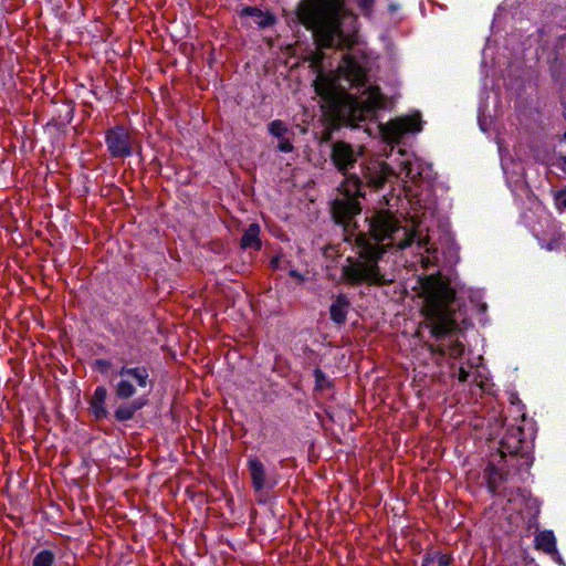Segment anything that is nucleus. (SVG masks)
I'll return each instance as SVG.
<instances>
[{"mask_svg":"<svg viewBox=\"0 0 566 566\" xmlns=\"http://www.w3.org/2000/svg\"><path fill=\"white\" fill-rule=\"evenodd\" d=\"M300 0L293 12V21L312 33L316 50L306 59L311 67L323 70V50L352 51L359 43L358 15L346 0H335L331 7H303Z\"/></svg>","mask_w":566,"mask_h":566,"instance_id":"1","label":"nucleus"},{"mask_svg":"<svg viewBox=\"0 0 566 566\" xmlns=\"http://www.w3.org/2000/svg\"><path fill=\"white\" fill-rule=\"evenodd\" d=\"M366 221L369 226L368 232L358 231L354 239L358 259L347 258L348 264L342 268L340 280L349 286L390 285L394 281L385 277L378 263L388 251V245L382 242L392 238L400 229V222L387 209L375 211Z\"/></svg>","mask_w":566,"mask_h":566,"instance_id":"2","label":"nucleus"},{"mask_svg":"<svg viewBox=\"0 0 566 566\" xmlns=\"http://www.w3.org/2000/svg\"><path fill=\"white\" fill-rule=\"evenodd\" d=\"M118 376L120 380L115 385L114 392L116 398L124 402L115 409L113 417L118 422H126L132 420L136 412L148 403V399L145 397L127 401L135 396L136 386L142 389L147 387L150 389L153 380L146 366L129 367L123 365L118 370Z\"/></svg>","mask_w":566,"mask_h":566,"instance_id":"3","label":"nucleus"},{"mask_svg":"<svg viewBox=\"0 0 566 566\" xmlns=\"http://www.w3.org/2000/svg\"><path fill=\"white\" fill-rule=\"evenodd\" d=\"M420 292L418 296L423 300L421 315L438 316L452 307L457 300V291L451 286V280L441 272L420 276L418 280Z\"/></svg>","mask_w":566,"mask_h":566,"instance_id":"4","label":"nucleus"},{"mask_svg":"<svg viewBox=\"0 0 566 566\" xmlns=\"http://www.w3.org/2000/svg\"><path fill=\"white\" fill-rule=\"evenodd\" d=\"M499 457V463L504 462L507 468H514L518 474L523 472L528 474L534 461L533 441L525 439L523 427L512 426L506 429L500 441Z\"/></svg>","mask_w":566,"mask_h":566,"instance_id":"5","label":"nucleus"},{"mask_svg":"<svg viewBox=\"0 0 566 566\" xmlns=\"http://www.w3.org/2000/svg\"><path fill=\"white\" fill-rule=\"evenodd\" d=\"M359 186L360 182L355 176H347L338 188L342 198L335 199L331 207L335 223L343 226L345 231H349L353 223L352 235L357 229V223L353 221L363 210L359 199L365 198L366 195V192H360Z\"/></svg>","mask_w":566,"mask_h":566,"instance_id":"6","label":"nucleus"},{"mask_svg":"<svg viewBox=\"0 0 566 566\" xmlns=\"http://www.w3.org/2000/svg\"><path fill=\"white\" fill-rule=\"evenodd\" d=\"M313 86L323 101L322 111L327 109L334 127H337L340 119L339 109L344 107L346 98H350L349 93L337 84L335 77L325 74L323 70L317 72Z\"/></svg>","mask_w":566,"mask_h":566,"instance_id":"7","label":"nucleus"},{"mask_svg":"<svg viewBox=\"0 0 566 566\" xmlns=\"http://www.w3.org/2000/svg\"><path fill=\"white\" fill-rule=\"evenodd\" d=\"M367 94V98L360 101L356 95L349 93L350 98H346L344 107L342 108L346 114V118L349 119L355 127H358L360 122H365L373 116L376 111L385 107V96L379 86H369Z\"/></svg>","mask_w":566,"mask_h":566,"instance_id":"8","label":"nucleus"},{"mask_svg":"<svg viewBox=\"0 0 566 566\" xmlns=\"http://www.w3.org/2000/svg\"><path fill=\"white\" fill-rule=\"evenodd\" d=\"M360 175L350 174L355 176L359 182L360 192H365V188L370 190H379L384 188L390 177L395 176L391 166L384 160H369L360 164Z\"/></svg>","mask_w":566,"mask_h":566,"instance_id":"9","label":"nucleus"},{"mask_svg":"<svg viewBox=\"0 0 566 566\" xmlns=\"http://www.w3.org/2000/svg\"><path fill=\"white\" fill-rule=\"evenodd\" d=\"M422 130V119L419 112L399 116L380 126L382 138L388 143L399 144L407 134H417Z\"/></svg>","mask_w":566,"mask_h":566,"instance_id":"10","label":"nucleus"},{"mask_svg":"<svg viewBox=\"0 0 566 566\" xmlns=\"http://www.w3.org/2000/svg\"><path fill=\"white\" fill-rule=\"evenodd\" d=\"M107 150L113 158H126L133 154V139L127 127L116 125L105 132Z\"/></svg>","mask_w":566,"mask_h":566,"instance_id":"11","label":"nucleus"},{"mask_svg":"<svg viewBox=\"0 0 566 566\" xmlns=\"http://www.w3.org/2000/svg\"><path fill=\"white\" fill-rule=\"evenodd\" d=\"M337 73L340 77L349 82L352 87H363L368 80V69L363 66L350 53L342 56L337 66Z\"/></svg>","mask_w":566,"mask_h":566,"instance_id":"12","label":"nucleus"},{"mask_svg":"<svg viewBox=\"0 0 566 566\" xmlns=\"http://www.w3.org/2000/svg\"><path fill=\"white\" fill-rule=\"evenodd\" d=\"M426 318V326L430 329V334L441 339L446 336L460 331L455 319V310L447 311L438 316L422 315Z\"/></svg>","mask_w":566,"mask_h":566,"instance_id":"13","label":"nucleus"},{"mask_svg":"<svg viewBox=\"0 0 566 566\" xmlns=\"http://www.w3.org/2000/svg\"><path fill=\"white\" fill-rule=\"evenodd\" d=\"M331 160L335 168L347 178L348 170L357 161V156L349 143L337 140L332 145Z\"/></svg>","mask_w":566,"mask_h":566,"instance_id":"14","label":"nucleus"},{"mask_svg":"<svg viewBox=\"0 0 566 566\" xmlns=\"http://www.w3.org/2000/svg\"><path fill=\"white\" fill-rule=\"evenodd\" d=\"M509 473V470L504 471L503 467H497L493 461H490L483 471L488 490L494 495L501 494L500 486L507 480Z\"/></svg>","mask_w":566,"mask_h":566,"instance_id":"15","label":"nucleus"},{"mask_svg":"<svg viewBox=\"0 0 566 566\" xmlns=\"http://www.w3.org/2000/svg\"><path fill=\"white\" fill-rule=\"evenodd\" d=\"M248 470L253 490L255 492L262 491L268 485L266 469L262 461L256 457L249 458Z\"/></svg>","mask_w":566,"mask_h":566,"instance_id":"16","label":"nucleus"},{"mask_svg":"<svg viewBox=\"0 0 566 566\" xmlns=\"http://www.w3.org/2000/svg\"><path fill=\"white\" fill-rule=\"evenodd\" d=\"M107 389L104 386L95 388L93 396L91 397L88 405L90 411L94 416L95 420H103L108 417L106 409Z\"/></svg>","mask_w":566,"mask_h":566,"instance_id":"17","label":"nucleus"},{"mask_svg":"<svg viewBox=\"0 0 566 566\" xmlns=\"http://www.w3.org/2000/svg\"><path fill=\"white\" fill-rule=\"evenodd\" d=\"M349 307V298L345 294H338L329 307L331 319L337 325H344Z\"/></svg>","mask_w":566,"mask_h":566,"instance_id":"18","label":"nucleus"},{"mask_svg":"<svg viewBox=\"0 0 566 566\" xmlns=\"http://www.w3.org/2000/svg\"><path fill=\"white\" fill-rule=\"evenodd\" d=\"M261 228L258 223H251L243 232L240 239V247L242 249H252L260 251L262 249V241L260 239Z\"/></svg>","mask_w":566,"mask_h":566,"instance_id":"19","label":"nucleus"},{"mask_svg":"<svg viewBox=\"0 0 566 566\" xmlns=\"http://www.w3.org/2000/svg\"><path fill=\"white\" fill-rule=\"evenodd\" d=\"M534 547L545 554L556 553V537L552 531H541L535 535Z\"/></svg>","mask_w":566,"mask_h":566,"instance_id":"20","label":"nucleus"},{"mask_svg":"<svg viewBox=\"0 0 566 566\" xmlns=\"http://www.w3.org/2000/svg\"><path fill=\"white\" fill-rule=\"evenodd\" d=\"M323 116H324V118L326 120V128L322 133V142L331 140L333 132L338 130L343 126L355 127L352 124V122H349V119L346 118V114L343 112V109H339V117H340V119H339V125L337 127H334L333 122H332L331 117L327 114V109L323 111Z\"/></svg>","mask_w":566,"mask_h":566,"instance_id":"21","label":"nucleus"},{"mask_svg":"<svg viewBox=\"0 0 566 566\" xmlns=\"http://www.w3.org/2000/svg\"><path fill=\"white\" fill-rule=\"evenodd\" d=\"M453 562L451 554H441L433 549H428L423 555L421 566H449Z\"/></svg>","mask_w":566,"mask_h":566,"instance_id":"22","label":"nucleus"},{"mask_svg":"<svg viewBox=\"0 0 566 566\" xmlns=\"http://www.w3.org/2000/svg\"><path fill=\"white\" fill-rule=\"evenodd\" d=\"M241 15L259 18L260 20L256 23L261 28L270 27V25L274 24V22H275V18L271 13H269V12L264 13L258 7H251V6L244 7L241 11Z\"/></svg>","mask_w":566,"mask_h":566,"instance_id":"23","label":"nucleus"},{"mask_svg":"<svg viewBox=\"0 0 566 566\" xmlns=\"http://www.w3.org/2000/svg\"><path fill=\"white\" fill-rule=\"evenodd\" d=\"M54 562V553L50 549H42L33 557L32 566H53Z\"/></svg>","mask_w":566,"mask_h":566,"instance_id":"24","label":"nucleus"},{"mask_svg":"<svg viewBox=\"0 0 566 566\" xmlns=\"http://www.w3.org/2000/svg\"><path fill=\"white\" fill-rule=\"evenodd\" d=\"M423 347L431 354L432 359L440 365L442 359L447 355V350L443 345H434L429 342L423 343Z\"/></svg>","mask_w":566,"mask_h":566,"instance_id":"25","label":"nucleus"},{"mask_svg":"<svg viewBox=\"0 0 566 566\" xmlns=\"http://www.w3.org/2000/svg\"><path fill=\"white\" fill-rule=\"evenodd\" d=\"M287 130L289 129L286 125L280 119L272 120L269 124V132L275 137H283V135L286 134Z\"/></svg>","mask_w":566,"mask_h":566,"instance_id":"26","label":"nucleus"},{"mask_svg":"<svg viewBox=\"0 0 566 566\" xmlns=\"http://www.w3.org/2000/svg\"><path fill=\"white\" fill-rule=\"evenodd\" d=\"M464 354V345L459 339L452 342L448 347V355L451 358L458 359L461 358Z\"/></svg>","mask_w":566,"mask_h":566,"instance_id":"27","label":"nucleus"},{"mask_svg":"<svg viewBox=\"0 0 566 566\" xmlns=\"http://www.w3.org/2000/svg\"><path fill=\"white\" fill-rule=\"evenodd\" d=\"M315 377V388L318 390H323L325 388L331 387V382L327 380L325 374L321 368H315L314 370Z\"/></svg>","mask_w":566,"mask_h":566,"instance_id":"28","label":"nucleus"},{"mask_svg":"<svg viewBox=\"0 0 566 566\" xmlns=\"http://www.w3.org/2000/svg\"><path fill=\"white\" fill-rule=\"evenodd\" d=\"M358 8L365 17H370L375 0H356Z\"/></svg>","mask_w":566,"mask_h":566,"instance_id":"29","label":"nucleus"},{"mask_svg":"<svg viewBox=\"0 0 566 566\" xmlns=\"http://www.w3.org/2000/svg\"><path fill=\"white\" fill-rule=\"evenodd\" d=\"M555 205L559 210H566V187L555 193Z\"/></svg>","mask_w":566,"mask_h":566,"instance_id":"30","label":"nucleus"},{"mask_svg":"<svg viewBox=\"0 0 566 566\" xmlns=\"http://www.w3.org/2000/svg\"><path fill=\"white\" fill-rule=\"evenodd\" d=\"M563 243V237L562 234H555L553 238H551L546 243H545V248L548 250V251H554V250H558L560 248Z\"/></svg>","mask_w":566,"mask_h":566,"instance_id":"31","label":"nucleus"},{"mask_svg":"<svg viewBox=\"0 0 566 566\" xmlns=\"http://www.w3.org/2000/svg\"><path fill=\"white\" fill-rule=\"evenodd\" d=\"M93 366L101 374H106L112 367V363L107 359L98 358L94 361Z\"/></svg>","mask_w":566,"mask_h":566,"instance_id":"32","label":"nucleus"},{"mask_svg":"<svg viewBox=\"0 0 566 566\" xmlns=\"http://www.w3.org/2000/svg\"><path fill=\"white\" fill-rule=\"evenodd\" d=\"M305 4L303 7H311V8H322V7H331L329 4L334 3L335 0H304Z\"/></svg>","mask_w":566,"mask_h":566,"instance_id":"33","label":"nucleus"},{"mask_svg":"<svg viewBox=\"0 0 566 566\" xmlns=\"http://www.w3.org/2000/svg\"><path fill=\"white\" fill-rule=\"evenodd\" d=\"M277 149L282 153H291L294 149V146L287 138H282L277 144Z\"/></svg>","mask_w":566,"mask_h":566,"instance_id":"34","label":"nucleus"},{"mask_svg":"<svg viewBox=\"0 0 566 566\" xmlns=\"http://www.w3.org/2000/svg\"><path fill=\"white\" fill-rule=\"evenodd\" d=\"M280 263H281V255H274L270 260V266H271L272 270H279L280 269Z\"/></svg>","mask_w":566,"mask_h":566,"instance_id":"35","label":"nucleus"},{"mask_svg":"<svg viewBox=\"0 0 566 566\" xmlns=\"http://www.w3.org/2000/svg\"><path fill=\"white\" fill-rule=\"evenodd\" d=\"M469 371L465 370L463 367H460L459 369V374H458V379L460 382H465L469 378Z\"/></svg>","mask_w":566,"mask_h":566,"instance_id":"36","label":"nucleus"},{"mask_svg":"<svg viewBox=\"0 0 566 566\" xmlns=\"http://www.w3.org/2000/svg\"><path fill=\"white\" fill-rule=\"evenodd\" d=\"M401 165H402V169L406 170V176L409 177L411 174V169H412L411 161L407 160V161H403Z\"/></svg>","mask_w":566,"mask_h":566,"instance_id":"37","label":"nucleus"},{"mask_svg":"<svg viewBox=\"0 0 566 566\" xmlns=\"http://www.w3.org/2000/svg\"><path fill=\"white\" fill-rule=\"evenodd\" d=\"M556 563H558L559 565H565L564 564V560L560 556V554L558 553V551L556 549V553L554 554H548Z\"/></svg>","mask_w":566,"mask_h":566,"instance_id":"38","label":"nucleus"},{"mask_svg":"<svg viewBox=\"0 0 566 566\" xmlns=\"http://www.w3.org/2000/svg\"><path fill=\"white\" fill-rule=\"evenodd\" d=\"M412 237L413 234H411L410 237H408L403 242H401L399 244L400 248H406V247H409L411 243H412Z\"/></svg>","mask_w":566,"mask_h":566,"instance_id":"39","label":"nucleus"},{"mask_svg":"<svg viewBox=\"0 0 566 566\" xmlns=\"http://www.w3.org/2000/svg\"><path fill=\"white\" fill-rule=\"evenodd\" d=\"M290 275L293 277H301V274L295 270L290 271Z\"/></svg>","mask_w":566,"mask_h":566,"instance_id":"40","label":"nucleus"}]
</instances>
